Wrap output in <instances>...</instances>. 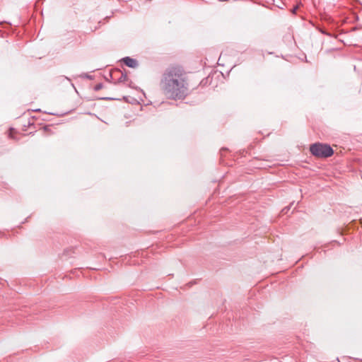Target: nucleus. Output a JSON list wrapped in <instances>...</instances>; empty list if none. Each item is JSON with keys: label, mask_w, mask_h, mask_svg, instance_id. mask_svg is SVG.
Returning a JSON list of instances; mask_svg holds the SVG:
<instances>
[{"label": "nucleus", "mask_w": 362, "mask_h": 362, "mask_svg": "<svg viewBox=\"0 0 362 362\" xmlns=\"http://www.w3.org/2000/svg\"><path fill=\"white\" fill-rule=\"evenodd\" d=\"M160 86L163 93L168 99L182 100L189 93L186 73L180 66L166 69L162 75Z\"/></svg>", "instance_id": "obj_1"}, {"label": "nucleus", "mask_w": 362, "mask_h": 362, "mask_svg": "<svg viewBox=\"0 0 362 362\" xmlns=\"http://www.w3.org/2000/svg\"><path fill=\"white\" fill-rule=\"evenodd\" d=\"M310 151L313 156L319 158H328L334 153V151L329 145L321 143L312 144Z\"/></svg>", "instance_id": "obj_2"}, {"label": "nucleus", "mask_w": 362, "mask_h": 362, "mask_svg": "<svg viewBox=\"0 0 362 362\" xmlns=\"http://www.w3.org/2000/svg\"><path fill=\"white\" fill-rule=\"evenodd\" d=\"M123 62L125 64L126 66L131 67V68H136L138 66V62L132 58H130L129 57H126L123 58Z\"/></svg>", "instance_id": "obj_3"}, {"label": "nucleus", "mask_w": 362, "mask_h": 362, "mask_svg": "<svg viewBox=\"0 0 362 362\" xmlns=\"http://www.w3.org/2000/svg\"><path fill=\"white\" fill-rule=\"evenodd\" d=\"M127 79V76L126 74H122L121 76L119 78V82L125 81Z\"/></svg>", "instance_id": "obj_4"}, {"label": "nucleus", "mask_w": 362, "mask_h": 362, "mask_svg": "<svg viewBox=\"0 0 362 362\" xmlns=\"http://www.w3.org/2000/svg\"><path fill=\"white\" fill-rule=\"evenodd\" d=\"M103 88V84L102 83H98L95 86V90H100L101 88Z\"/></svg>", "instance_id": "obj_5"}, {"label": "nucleus", "mask_w": 362, "mask_h": 362, "mask_svg": "<svg viewBox=\"0 0 362 362\" xmlns=\"http://www.w3.org/2000/svg\"><path fill=\"white\" fill-rule=\"evenodd\" d=\"M298 6H295V7L292 9L291 12H292L293 13H296V10L298 9Z\"/></svg>", "instance_id": "obj_6"}]
</instances>
